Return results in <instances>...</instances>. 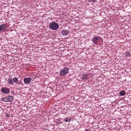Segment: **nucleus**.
Listing matches in <instances>:
<instances>
[{
    "label": "nucleus",
    "mask_w": 131,
    "mask_h": 131,
    "mask_svg": "<svg viewBox=\"0 0 131 131\" xmlns=\"http://www.w3.org/2000/svg\"><path fill=\"white\" fill-rule=\"evenodd\" d=\"M35 65L34 64H33V66H35Z\"/></svg>",
    "instance_id": "nucleus-20"
},
{
    "label": "nucleus",
    "mask_w": 131,
    "mask_h": 131,
    "mask_svg": "<svg viewBox=\"0 0 131 131\" xmlns=\"http://www.w3.org/2000/svg\"><path fill=\"white\" fill-rule=\"evenodd\" d=\"M35 61V62H34V63L36 64V63H35L36 62H37L36 61V60Z\"/></svg>",
    "instance_id": "nucleus-18"
},
{
    "label": "nucleus",
    "mask_w": 131,
    "mask_h": 131,
    "mask_svg": "<svg viewBox=\"0 0 131 131\" xmlns=\"http://www.w3.org/2000/svg\"><path fill=\"white\" fill-rule=\"evenodd\" d=\"M49 27L51 29L56 30L59 28V26L58 23L53 21L49 24Z\"/></svg>",
    "instance_id": "nucleus-1"
},
{
    "label": "nucleus",
    "mask_w": 131,
    "mask_h": 131,
    "mask_svg": "<svg viewBox=\"0 0 131 131\" xmlns=\"http://www.w3.org/2000/svg\"><path fill=\"white\" fill-rule=\"evenodd\" d=\"M101 38L100 37L95 36L92 40V41L95 44H97L98 41L99 40L100 38Z\"/></svg>",
    "instance_id": "nucleus-5"
},
{
    "label": "nucleus",
    "mask_w": 131,
    "mask_h": 131,
    "mask_svg": "<svg viewBox=\"0 0 131 131\" xmlns=\"http://www.w3.org/2000/svg\"><path fill=\"white\" fill-rule=\"evenodd\" d=\"M97 2V0H94L93 1V2L94 3H95L96 2Z\"/></svg>",
    "instance_id": "nucleus-17"
},
{
    "label": "nucleus",
    "mask_w": 131,
    "mask_h": 131,
    "mask_svg": "<svg viewBox=\"0 0 131 131\" xmlns=\"http://www.w3.org/2000/svg\"><path fill=\"white\" fill-rule=\"evenodd\" d=\"M1 100L4 102H11L14 100V97L11 95H8L5 97H2Z\"/></svg>",
    "instance_id": "nucleus-2"
},
{
    "label": "nucleus",
    "mask_w": 131,
    "mask_h": 131,
    "mask_svg": "<svg viewBox=\"0 0 131 131\" xmlns=\"http://www.w3.org/2000/svg\"><path fill=\"white\" fill-rule=\"evenodd\" d=\"M125 94V91L122 90L119 93V95L121 96H124Z\"/></svg>",
    "instance_id": "nucleus-13"
},
{
    "label": "nucleus",
    "mask_w": 131,
    "mask_h": 131,
    "mask_svg": "<svg viewBox=\"0 0 131 131\" xmlns=\"http://www.w3.org/2000/svg\"><path fill=\"white\" fill-rule=\"evenodd\" d=\"M88 74H83L81 77V79L83 80H85L88 78Z\"/></svg>",
    "instance_id": "nucleus-9"
},
{
    "label": "nucleus",
    "mask_w": 131,
    "mask_h": 131,
    "mask_svg": "<svg viewBox=\"0 0 131 131\" xmlns=\"http://www.w3.org/2000/svg\"><path fill=\"white\" fill-rule=\"evenodd\" d=\"M7 83L8 84L12 85L14 84L13 82V81L12 78L8 79L7 80Z\"/></svg>",
    "instance_id": "nucleus-10"
},
{
    "label": "nucleus",
    "mask_w": 131,
    "mask_h": 131,
    "mask_svg": "<svg viewBox=\"0 0 131 131\" xmlns=\"http://www.w3.org/2000/svg\"><path fill=\"white\" fill-rule=\"evenodd\" d=\"M85 131H92L90 129H86Z\"/></svg>",
    "instance_id": "nucleus-15"
},
{
    "label": "nucleus",
    "mask_w": 131,
    "mask_h": 131,
    "mask_svg": "<svg viewBox=\"0 0 131 131\" xmlns=\"http://www.w3.org/2000/svg\"><path fill=\"white\" fill-rule=\"evenodd\" d=\"M1 91L3 93L6 94H8L10 92L9 89L5 87L2 88Z\"/></svg>",
    "instance_id": "nucleus-4"
},
{
    "label": "nucleus",
    "mask_w": 131,
    "mask_h": 131,
    "mask_svg": "<svg viewBox=\"0 0 131 131\" xmlns=\"http://www.w3.org/2000/svg\"><path fill=\"white\" fill-rule=\"evenodd\" d=\"M93 0H89V1L90 2H93Z\"/></svg>",
    "instance_id": "nucleus-16"
},
{
    "label": "nucleus",
    "mask_w": 131,
    "mask_h": 131,
    "mask_svg": "<svg viewBox=\"0 0 131 131\" xmlns=\"http://www.w3.org/2000/svg\"><path fill=\"white\" fill-rule=\"evenodd\" d=\"M71 119V118L70 117H68L65 118L64 121L66 122H70Z\"/></svg>",
    "instance_id": "nucleus-11"
},
{
    "label": "nucleus",
    "mask_w": 131,
    "mask_h": 131,
    "mask_svg": "<svg viewBox=\"0 0 131 131\" xmlns=\"http://www.w3.org/2000/svg\"><path fill=\"white\" fill-rule=\"evenodd\" d=\"M131 54L128 51L127 52L125 53V56L126 57L130 56H131Z\"/></svg>",
    "instance_id": "nucleus-14"
},
{
    "label": "nucleus",
    "mask_w": 131,
    "mask_h": 131,
    "mask_svg": "<svg viewBox=\"0 0 131 131\" xmlns=\"http://www.w3.org/2000/svg\"><path fill=\"white\" fill-rule=\"evenodd\" d=\"M69 71L68 68L67 67H64L60 72V75L61 76L66 75L69 73Z\"/></svg>",
    "instance_id": "nucleus-3"
},
{
    "label": "nucleus",
    "mask_w": 131,
    "mask_h": 131,
    "mask_svg": "<svg viewBox=\"0 0 131 131\" xmlns=\"http://www.w3.org/2000/svg\"><path fill=\"white\" fill-rule=\"evenodd\" d=\"M7 26L5 24L0 25V31L5 30Z\"/></svg>",
    "instance_id": "nucleus-8"
},
{
    "label": "nucleus",
    "mask_w": 131,
    "mask_h": 131,
    "mask_svg": "<svg viewBox=\"0 0 131 131\" xmlns=\"http://www.w3.org/2000/svg\"><path fill=\"white\" fill-rule=\"evenodd\" d=\"M61 33L63 35L66 36L69 34V32L68 30L63 29L61 31Z\"/></svg>",
    "instance_id": "nucleus-6"
},
{
    "label": "nucleus",
    "mask_w": 131,
    "mask_h": 131,
    "mask_svg": "<svg viewBox=\"0 0 131 131\" xmlns=\"http://www.w3.org/2000/svg\"><path fill=\"white\" fill-rule=\"evenodd\" d=\"M31 79L30 78H25L24 80V82L25 83H29L31 81Z\"/></svg>",
    "instance_id": "nucleus-7"
},
{
    "label": "nucleus",
    "mask_w": 131,
    "mask_h": 131,
    "mask_svg": "<svg viewBox=\"0 0 131 131\" xmlns=\"http://www.w3.org/2000/svg\"><path fill=\"white\" fill-rule=\"evenodd\" d=\"M13 81L15 82L16 84H18V79L17 77H14L13 79Z\"/></svg>",
    "instance_id": "nucleus-12"
},
{
    "label": "nucleus",
    "mask_w": 131,
    "mask_h": 131,
    "mask_svg": "<svg viewBox=\"0 0 131 131\" xmlns=\"http://www.w3.org/2000/svg\"><path fill=\"white\" fill-rule=\"evenodd\" d=\"M35 124V123H33V125H34V124Z\"/></svg>",
    "instance_id": "nucleus-19"
}]
</instances>
